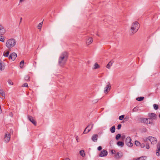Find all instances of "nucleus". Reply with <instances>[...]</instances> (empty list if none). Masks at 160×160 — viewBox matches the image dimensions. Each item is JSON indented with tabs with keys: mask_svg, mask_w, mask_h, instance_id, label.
I'll return each mask as SVG.
<instances>
[{
	"mask_svg": "<svg viewBox=\"0 0 160 160\" xmlns=\"http://www.w3.org/2000/svg\"><path fill=\"white\" fill-rule=\"evenodd\" d=\"M68 57V53L66 52H62L58 58V64L61 67H63L65 64Z\"/></svg>",
	"mask_w": 160,
	"mask_h": 160,
	"instance_id": "nucleus-1",
	"label": "nucleus"
},
{
	"mask_svg": "<svg viewBox=\"0 0 160 160\" xmlns=\"http://www.w3.org/2000/svg\"><path fill=\"white\" fill-rule=\"evenodd\" d=\"M139 28V25L138 22L137 21L133 22L132 23L131 28L132 34H133L136 33L138 31Z\"/></svg>",
	"mask_w": 160,
	"mask_h": 160,
	"instance_id": "nucleus-2",
	"label": "nucleus"
},
{
	"mask_svg": "<svg viewBox=\"0 0 160 160\" xmlns=\"http://www.w3.org/2000/svg\"><path fill=\"white\" fill-rule=\"evenodd\" d=\"M16 43L15 39H10L7 40L6 43V45L7 48L10 49L15 45Z\"/></svg>",
	"mask_w": 160,
	"mask_h": 160,
	"instance_id": "nucleus-3",
	"label": "nucleus"
},
{
	"mask_svg": "<svg viewBox=\"0 0 160 160\" xmlns=\"http://www.w3.org/2000/svg\"><path fill=\"white\" fill-rule=\"evenodd\" d=\"M148 140L151 142L152 144H154L157 143V139L152 137L149 136L145 140V142H146L147 140Z\"/></svg>",
	"mask_w": 160,
	"mask_h": 160,
	"instance_id": "nucleus-4",
	"label": "nucleus"
},
{
	"mask_svg": "<svg viewBox=\"0 0 160 160\" xmlns=\"http://www.w3.org/2000/svg\"><path fill=\"white\" fill-rule=\"evenodd\" d=\"M93 124L92 123L88 125L87 127L85 128L84 132H83V134H87L93 128Z\"/></svg>",
	"mask_w": 160,
	"mask_h": 160,
	"instance_id": "nucleus-5",
	"label": "nucleus"
},
{
	"mask_svg": "<svg viewBox=\"0 0 160 160\" xmlns=\"http://www.w3.org/2000/svg\"><path fill=\"white\" fill-rule=\"evenodd\" d=\"M10 134L8 132H6L4 136V140L5 142L8 143L9 142L10 139Z\"/></svg>",
	"mask_w": 160,
	"mask_h": 160,
	"instance_id": "nucleus-6",
	"label": "nucleus"
},
{
	"mask_svg": "<svg viewBox=\"0 0 160 160\" xmlns=\"http://www.w3.org/2000/svg\"><path fill=\"white\" fill-rule=\"evenodd\" d=\"M125 143L128 146L132 147L133 146V144L131 142V139L129 137L126 138Z\"/></svg>",
	"mask_w": 160,
	"mask_h": 160,
	"instance_id": "nucleus-7",
	"label": "nucleus"
},
{
	"mask_svg": "<svg viewBox=\"0 0 160 160\" xmlns=\"http://www.w3.org/2000/svg\"><path fill=\"white\" fill-rule=\"evenodd\" d=\"M111 85L110 82H108L107 83V85L104 88V92L105 93H108L110 90Z\"/></svg>",
	"mask_w": 160,
	"mask_h": 160,
	"instance_id": "nucleus-8",
	"label": "nucleus"
},
{
	"mask_svg": "<svg viewBox=\"0 0 160 160\" xmlns=\"http://www.w3.org/2000/svg\"><path fill=\"white\" fill-rule=\"evenodd\" d=\"M149 117V119H150V121H151V120H155L157 118V115L154 113H150L148 114Z\"/></svg>",
	"mask_w": 160,
	"mask_h": 160,
	"instance_id": "nucleus-9",
	"label": "nucleus"
},
{
	"mask_svg": "<svg viewBox=\"0 0 160 160\" xmlns=\"http://www.w3.org/2000/svg\"><path fill=\"white\" fill-rule=\"evenodd\" d=\"M17 57V54L15 52H13L9 55V59H11L13 61H14L15 60Z\"/></svg>",
	"mask_w": 160,
	"mask_h": 160,
	"instance_id": "nucleus-10",
	"label": "nucleus"
},
{
	"mask_svg": "<svg viewBox=\"0 0 160 160\" xmlns=\"http://www.w3.org/2000/svg\"><path fill=\"white\" fill-rule=\"evenodd\" d=\"M108 154V152L107 150H103L101 151L100 154H99V156L100 157H103L106 156Z\"/></svg>",
	"mask_w": 160,
	"mask_h": 160,
	"instance_id": "nucleus-11",
	"label": "nucleus"
},
{
	"mask_svg": "<svg viewBox=\"0 0 160 160\" xmlns=\"http://www.w3.org/2000/svg\"><path fill=\"white\" fill-rule=\"evenodd\" d=\"M28 119L33 123L34 125L36 126L37 123L36 121L33 119V117L31 116H28Z\"/></svg>",
	"mask_w": 160,
	"mask_h": 160,
	"instance_id": "nucleus-12",
	"label": "nucleus"
},
{
	"mask_svg": "<svg viewBox=\"0 0 160 160\" xmlns=\"http://www.w3.org/2000/svg\"><path fill=\"white\" fill-rule=\"evenodd\" d=\"M123 153L121 152H119L117 153V155L115 156L117 159H119L121 158L123 156Z\"/></svg>",
	"mask_w": 160,
	"mask_h": 160,
	"instance_id": "nucleus-13",
	"label": "nucleus"
},
{
	"mask_svg": "<svg viewBox=\"0 0 160 160\" xmlns=\"http://www.w3.org/2000/svg\"><path fill=\"white\" fill-rule=\"evenodd\" d=\"M93 40V39L92 38H89L86 40V43L87 45H88L90 44L92 42Z\"/></svg>",
	"mask_w": 160,
	"mask_h": 160,
	"instance_id": "nucleus-14",
	"label": "nucleus"
},
{
	"mask_svg": "<svg viewBox=\"0 0 160 160\" xmlns=\"http://www.w3.org/2000/svg\"><path fill=\"white\" fill-rule=\"evenodd\" d=\"M5 68V63L3 62L0 60V70L2 71Z\"/></svg>",
	"mask_w": 160,
	"mask_h": 160,
	"instance_id": "nucleus-15",
	"label": "nucleus"
},
{
	"mask_svg": "<svg viewBox=\"0 0 160 160\" xmlns=\"http://www.w3.org/2000/svg\"><path fill=\"white\" fill-rule=\"evenodd\" d=\"M98 135L97 134H94L92 137V140L94 142H96L98 140Z\"/></svg>",
	"mask_w": 160,
	"mask_h": 160,
	"instance_id": "nucleus-16",
	"label": "nucleus"
},
{
	"mask_svg": "<svg viewBox=\"0 0 160 160\" xmlns=\"http://www.w3.org/2000/svg\"><path fill=\"white\" fill-rule=\"evenodd\" d=\"M142 122L143 123H151V122L150 121V119L144 118H143L142 120Z\"/></svg>",
	"mask_w": 160,
	"mask_h": 160,
	"instance_id": "nucleus-17",
	"label": "nucleus"
},
{
	"mask_svg": "<svg viewBox=\"0 0 160 160\" xmlns=\"http://www.w3.org/2000/svg\"><path fill=\"white\" fill-rule=\"evenodd\" d=\"M5 30L3 26L0 25V35H2L5 33Z\"/></svg>",
	"mask_w": 160,
	"mask_h": 160,
	"instance_id": "nucleus-18",
	"label": "nucleus"
},
{
	"mask_svg": "<svg viewBox=\"0 0 160 160\" xmlns=\"http://www.w3.org/2000/svg\"><path fill=\"white\" fill-rule=\"evenodd\" d=\"M110 132L112 133H114L115 131V126H113L112 127H111L110 128Z\"/></svg>",
	"mask_w": 160,
	"mask_h": 160,
	"instance_id": "nucleus-19",
	"label": "nucleus"
},
{
	"mask_svg": "<svg viewBox=\"0 0 160 160\" xmlns=\"http://www.w3.org/2000/svg\"><path fill=\"white\" fill-rule=\"evenodd\" d=\"M113 63V62H112L111 61L109 62L108 64L106 66L107 68L109 69H110V67L111 66H112Z\"/></svg>",
	"mask_w": 160,
	"mask_h": 160,
	"instance_id": "nucleus-20",
	"label": "nucleus"
},
{
	"mask_svg": "<svg viewBox=\"0 0 160 160\" xmlns=\"http://www.w3.org/2000/svg\"><path fill=\"white\" fill-rule=\"evenodd\" d=\"M117 144L118 146H121V147H122L124 145V143L122 142L119 141L117 142Z\"/></svg>",
	"mask_w": 160,
	"mask_h": 160,
	"instance_id": "nucleus-21",
	"label": "nucleus"
},
{
	"mask_svg": "<svg viewBox=\"0 0 160 160\" xmlns=\"http://www.w3.org/2000/svg\"><path fill=\"white\" fill-rule=\"evenodd\" d=\"M0 94H1L2 97L5 98V92H3L2 89L0 90Z\"/></svg>",
	"mask_w": 160,
	"mask_h": 160,
	"instance_id": "nucleus-22",
	"label": "nucleus"
},
{
	"mask_svg": "<svg viewBox=\"0 0 160 160\" xmlns=\"http://www.w3.org/2000/svg\"><path fill=\"white\" fill-rule=\"evenodd\" d=\"M144 98V97H139L136 98V100L139 101H141L143 100Z\"/></svg>",
	"mask_w": 160,
	"mask_h": 160,
	"instance_id": "nucleus-23",
	"label": "nucleus"
},
{
	"mask_svg": "<svg viewBox=\"0 0 160 160\" xmlns=\"http://www.w3.org/2000/svg\"><path fill=\"white\" fill-rule=\"evenodd\" d=\"M80 155L82 156V157H84L85 155V153H84V151L83 150H81L80 151Z\"/></svg>",
	"mask_w": 160,
	"mask_h": 160,
	"instance_id": "nucleus-24",
	"label": "nucleus"
},
{
	"mask_svg": "<svg viewBox=\"0 0 160 160\" xmlns=\"http://www.w3.org/2000/svg\"><path fill=\"white\" fill-rule=\"evenodd\" d=\"M100 68V66L99 65H98L97 63L96 62L94 65V69H96L98 68Z\"/></svg>",
	"mask_w": 160,
	"mask_h": 160,
	"instance_id": "nucleus-25",
	"label": "nucleus"
},
{
	"mask_svg": "<svg viewBox=\"0 0 160 160\" xmlns=\"http://www.w3.org/2000/svg\"><path fill=\"white\" fill-rule=\"evenodd\" d=\"M139 109V107H136L134 108L132 110V112H136L138 111Z\"/></svg>",
	"mask_w": 160,
	"mask_h": 160,
	"instance_id": "nucleus-26",
	"label": "nucleus"
},
{
	"mask_svg": "<svg viewBox=\"0 0 160 160\" xmlns=\"http://www.w3.org/2000/svg\"><path fill=\"white\" fill-rule=\"evenodd\" d=\"M24 63V61L22 60L20 63V67L21 68H22L23 67Z\"/></svg>",
	"mask_w": 160,
	"mask_h": 160,
	"instance_id": "nucleus-27",
	"label": "nucleus"
},
{
	"mask_svg": "<svg viewBox=\"0 0 160 160\" xmlns=\"http://www.w3.org/2000/svg\"><path fill=\"white\" fill-rule=\"evenodd\" d=\"M9 51H7L4 52L3 53V56L5 57H8L9 54Z\"/></svg>",
	"mask_w": 160,
	"mask_h": 160,
	"instance_id": "nucleus-28",
	"label": "nucleus"
},
{
	"mask_svg": "<svg viewBox=\"0 0 160 160\" xmlns=\"http://www.w3.org/2000/svg\"><path fill=\"white\" fill-rule=\"evenodd\" d=\"M29 76L28 75H26L24 77V79L26 81H28L29 80Z\"/></svg>",
	"mask_w": 160,
	"mask_h": 160,
	"instance_id": "nucleus-29",
	"label": "nucleus"
},
{
	"mask_svg": "<svg viewBox=\"0 0 160 160\" xmlns=\"http://www.w3.org/2000/svg\"><path fill=\"white\" fill-rule=\"evenodd\" d=\"M121 135L120 134H118L116 136L115 138L117 140H118L120 138Z\"/></svg>",
	"mask_w": 160,
	"mask_h": 160,
	"instance_id": "nucleus-30",
	"label": "nucleus"
},
{
	"mask_svg": "<svg viewBox=\"0 0 160 160\" xmlns=\"http://www.w3.org/2000/svg\"><path fill=\"white\" fill-rule=\"evenodd\" d=\"M158 148V150L156 151V154L157 156H160V149Z\"/></svg>",
	"mask_w": 160,
	"mask_h": 160,
	"instance_id": "nucleus-31",
	"label": "nucleus"
},
{
	"mask_svg": "<svg viewBox=\"0 0 160 160\" xmlns=\"http://www.w3.org/2000/svg\"><path fill=\"white\" fill-rule=\"evenodd\" d=\"M42 22H41L40 23L38 24V25L37 27L38 28V29H41L42 28Z\"/></svg>",
	"mask_w": 160,
	"mask_h": 160,
	"instance_id": "nucleus-32",
	"label": "nucleus"
},
{
	"mask_svg": "<svg viewBox=\"0 0 160 160\" xmlns=\"http://www.w3.org/2000/svg\"><path fill=\"white\" fill-rule=\"evenodd\" d=\"M0 41L2 42H4V39L3 36H0Z\"/></svg>",
	"mask_w": 160,
	"mask_h": 160,
	"instance_id": "nucleus-33",
	"label": "nucleus"
},
{
	"mask_svg": "<svg viewBox=\"0 0 160 160\" xmlns=\"http://www.w3.org/2000/svg\"><path fill=\"white\" fill-rule=\"evenodd\" d=\"M135 144L137 146H139L140 144V143L138 141H136Z\"/></svg>",
	"mask_w": 160,
	"mask_h": 160,
	"instance_id": "nucleus-34",
	"label": "nucleus"
},
{
	"mask_svg": "<svg viewBox=\"0 0 160 160\" xmlns=\"http://www.w3.org/2000/svg\"><path fill=\"white\" fill-rule=\"evenodd\" d=\"M144 157H141L139 158H138L137 159L135 158L133 159V160H141L142 159H144Z\"/></svg>",
	"mask_w": 160,
	"mask_h": 160,
	"instance_id": "nucleus-35",
	"label": "nucleus"
},
{
	"mask_svg": "<svg viewBox=\"0 0 160 160\" xmlns=\"http://www.w3.org/2000/svg\"><path fill=\"white\" fill-rule=\"evenodd\" d=\"M124 115H123L120 116L119 117V119L120 120H123L124 118Z\"/></svg>",
	"mask_w": 160,
	"mask_h": 160,
	"instance_id": "nucleus-36",
	"label": "nucleus"
},
{
	"mask_svg": "<svg viewBox=\"0 0 160 160\" xmlns=\"http://www.w3.org/2000/svg\"><path fill=\"white\" fill-rule=\"evenodd\" d=\"M154 108L155 110H157L158 108V105L156 104H154L153 105Z\"/></svg>",
	"mask_w": 160,
	"mask_h": 160,
	"instance_id": "nucleus-37",
	"label": "nucleus"
},
{
	"mask_svg": "<svg viewBox=\"0 0 160 160\" xmlns=\"http://www.w3.org/2000/svg\"><path fill=\"white\" fill-rule=\"evenodd\" d=\"M8 83L10 84L11 85H12L13 84V82L11 80H8Z\"/></svg>",
	"mask_w": 160,
	"mask_h": 160,
	"instance_id": "nucleus-38",
	"label": "nucleus"
},
{
	"mask_svg": "<svg viewBox=\"0 0 160 160\" xmlns=\"http://www.w3.org/2000/svg\"><path fill=\"white\" fill-rule=\"evenodd\" d=\"M23 86L24 87H28V84L27 83H24L23 85Z\"/></svg>",
	"mask_w": 160,
	"mask_h": 160,
	"instance_id": "nucleus-39",
	"label": "nucleus"
},
{
	"mask_svg": "<svg viewBox=\"0 0 160 160\" xmlns=\"http://www.w3.org/2000/svg\"><path fill=\"white\" fill-rule=\"evenodd\" d=\"M121 126H122V125L121 124H118V128H117V129H118V130H119L120 129L121 127Z\"/></svg>",
	"mask_w": 160,
	"mask_h": 160,
	"instance_id": "nucleus-40",
	"label": "nucleus"
},
{
	"mask_svg": "<svg viewBox=\"0 0 160 160\" xmlns=\"http://www.w3.org/2000/svg\"><path fill=\"white\" fill-rule=\"evenodd\" d=\"M142 148H143L145 147V145L144 143L140 144V145Z\"/></svg>",
	"mask_w": 160,
	"mask_h": 160,
	"instance_id": "nucleus-41",
	"label": "nucleus"
},
{
	"mask_svg": "<svg viewBox=\"0 0 160 160\" xmlns=\"http://www.w3.org/2000/svg\"><path fill=\"white\" fill-rule=\"evenodd\" d=\"M146 148L147 149H149V146L148 144H146L145 146Z\"/></svg>",
	"mask_w": 160,
	"mask_h": 160,
	"instance_id": "nucleus-42",
	"label": "nucleus"
},
{
	"mask_svg": "<svg viewBox=\"0 0 160 160\" xmlns=\"http://www.w3.org/2000/svg\"><path fill=\"white\" fill-rule=\"evenodd\" d=\"M102 147L101 146H100L98 148V151H100L102 150Z\"/></svg>",
	"mask_w": 160,
	"mask_h": 160,
	"instance_id": "nucleus-43",
	"label": "nucleus"
},
{
	"mask_svg": "<svg viewBox=\"0 0 160 160\" xmlns=\"http://www.w3.org/2000/svg\"><path fill=\"white\" fill-rule=\"evenodd\" d=\"M115 152H116L114 150H112L111 151V153L112 154H115Z\"/></svg>",
	"mask_w": 160,
	"mask_h": 160,
	"instance_id": "nucleus-44",
	"label": "nucleus"
},
{
	"mask_svg": "<svg viewBox=\"0 0 160 160\" xmlns=\"http://www.w3.org/2000/svg\"><path fill=\"white\" fill-rule=\"evenodd\" d=\"M113 140H111L110 142V145L113 144Z\"/></svg>",
	"mask_w": 160,
	"mask_h": 160,
	"instance_id": "nucleus-45",
	"label": "nucleus"
},
{
	"mask_svg": "<svg viewBox=\"0 0 160 160\" xmlns=\"http://www.w3.org/2000/svg\"><path fill=\"white\" fill-rule=\"evenodd\" d=\"M25 0H20L19 1V2H23Z\"/></svg>",
	"mask_w": 160,
	"mask_h": 160,
	"instance_id": "nucleus-46",
	"label": "nucleus"
},
{
	"mask_svg": "<svg viewBox=\"0 0 160 160\" xmlns=\"http://www.w3.org/2000/svg\"><path fill=\"white\" fill-rule=\"evenodd\" d=\"M2 113V110L1 109V108H0V114L1 113Z\"/></svg>",
	"mask_w": 160,
	"mask_h": 160,
	"instance_id": "nucleus-47",
	"label": "nucleus"
},
{
	"mask_svg": "<svg viewBox=\"0 0 160 160\" xmlns=\"http://www.w3.org/2000/svg\"><path fill=\"white\" fill-rule=\"evenodd\" d=\"M157 148H159V149H160V146H158V147H157Z\"/></svg>",
	"mask_w": 160,
	"mask_h": 160,
	"instance_id": "nucleus-48",
	"label": "nucleus"
},
{
	"mask_svg": "<svg viewBox=\"0 0 160 160\" xmlns=\"http://www.w3.org/2000/svg\"><path fill=\"white\" fill-rule=\"evenodd\" d=\"M22 18H20V23L21 22V21H22Z\"/></svg>",
	"mask_w": 160,
	"mask_h": 160,
	"instance_id": "nucleus-49",
	"label": "nucleus"
},
{
	"mask_svg": "<svg viewBox=\"0 0 160 160\" xmlns=\"http://www.w3.org/2000/svg\"><path fill=\"white\" fill-rule=\"evenodd\" d=\"M65 160H70L68 158H66Z\"/></svg>",
	"mask_w": 160,
	"mask_h": 160,
	"instance_id": "nucleus-50",
	"label": "nucleus"
},
{
	"mask_svg": "<svg viewBox=\"0 0 160 160\" xmlns=\"http://www.w3.org/2000/svg\"><path fill=\"white\" fill-rule=\"evenodd\" d=\"M90 127H89L88 128H87V129H88H88H90Z\"/></svg>",
	"mask_w": 160,
	"mask_h": 160,
	"instance_id": "nucleus-51",
	"label": "nucleus"
},
{
	"mask_svg": "<svg viewBox=\"0 0 160 160\" xmlns=\"http://www.w3.org/2000/svg\"><path fill=\"white\" fill-rule=\"evenodd\" d=\"M159 118H160V114H159Z\"/></svg>",
	"mask_w": 160,
	"mask_h": 160,
	"instance_id": "nucleus-52",
	"label": "nucleus"
},
{
	"mask_svg": "<svg viewBox=\"0 0 160 160\" xmlns=\"http://www.w3.org/2000/svg\"><path fill=\"white\" fill-rule=\"evenodd\" d=\"M143 160V159H142V160Z\"/></svg>",
	"mask_w": 160,
	"mask_h": 160,
	"instance_id": "nucleus-53",
	"label": "nucleus"
}]
</instances>
